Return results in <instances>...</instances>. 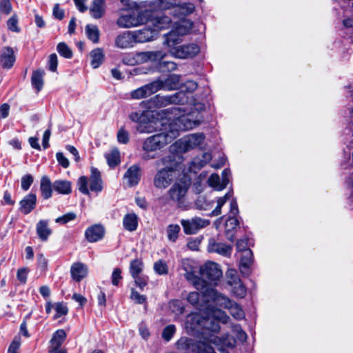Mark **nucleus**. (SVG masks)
Returning a JSON list of instances; mask_svg holds the SVG:
<instances>
[{"label": "nucleus", "instance_id": "58836bf2", "mask_svg": "<svg viewBox=\"0 0 353 353\" xmlns=\"http://www.w3.org/2000/svg\"><path fill=\"white\" fill-rule=\"evenodd\" d=\"M44 74L45 72L43 70L34 71L32 74V85L37 90V92H39L43 88Z\"/></svg>", "mask_w": 353, "mask_h": 353}, {"label": "nucleus", "instance_id": "f257e3e1", "mask_svg": "<svg viewBox=\"0 0 353 353\" xmlns=\"http://www.w3.org/2000/svg\"><path fill=\"white\" fill-rule=\"evenodd\" d=\"M161 128L159 130L161 132L146 138L143 143L142 158L145 160L158 158L159 151L171 143L177 135V132L166 123L161 121Z\"/></svg>", "mask_w": 353, "mask_h": 353}, {"label": "nucleus", "instance_id": "4c0bfd02", "mask_svg": "<svg viewBox=\"0 0 353 353\" xmlns=\"http://www.w3.org/2000/svg\"><path fill=\"white\" fill-rule=\"evenodd\" d=\"M90 64L93 68H97L103 62L104 54L101 48H95L90 52Z\"/></svg>", "mask_w": 353, "mask_h": 353}, {"label": "nucleus", "instance_id": "6e6d98bb", "mask_svg": "<svg viewBox=\"0 0 353 353\" xmlns=\"http://www.w3.org/2000/svg\"><path fill=\"white\" fill-rule=\"evenodd\" d=\"M57 52L59 54L66 59H70L72 57V52L69 46L64 42L58 43L57 46Z\"/></svg>", "mask_w": 353, "mask_h": 353}, {"label": "nucleus", "instance_id": "aec40b11", "mask_svg": "<svg viewBox=\"0 0 353 353\" xmlns=\"http://www.w3.org/2000/svg\"><path fill=\"white\" fill-rule=\"evenodd\" d=\"M15 55L10 47H4L0 52V65L4 69H10L15 62Z\"/></svg>", "mask_w": 353, "mask_h": 353}, {"label": "nucleus", "instance_id": "69168bd1", "mask_svg": "<svg viewBox=\"0 0 353 353\" xmlns=\"http://www.w3.org/2000/svg\"><path fill=\"white\" fill-rule=\"evenodd\" d=\"M134 280V283L137 287L141 290H143L145 286L148 285V276L146 275L141 274L137 275L135 277H132Z\"/></svg>", "mask_w": 353, "mask_h": 353}, {"label": "nucleus", "instance_id": "4be33fe9", "mask_svg": "<svg viewBox=\"0 0 353 353\" xmlns=\"http://www.w3.org/2000/svg\"><path fill=\"white\" fill-rule=\"evenodd\" d=\"M36 204V194L30 193L19 202V210L24 214H28L35 208Z\"/></svg>", "mask_w": 353, "mask_h": 353}, {"label": "nucleus", "instance_id": "0eeeda50", "mask_svg": "<svg viewBox=\"0 0 353 353\" xmlns=\"http://www.w3.org/2000/svg\"><path fill=\"white\" fill-rule=\"evenodd\" d=\"M186 101L187 97L183 92H177L166 96L157 94L147 101V108H161L171 104H183Z\"/></svg>", "mask_w": 353, "mask_h": 353}, {"label": "nucleus", "instance_id": "2eb2a0df", "mask_svg": "<svg viewBox=\"0 0 353 353\" xmlns=\"http://www.w3.org/2000/svg\"><path fill=\"white\" fill-rule=\"evenodd\" d=\"M188 186L184 183H175L170 189L168 194L170 198L177 202L179 207L183 201V199L188 192Z\"/></svg>", "mask_w": 353, "mask_h": 353}, {"label": "nucleus", "instance_id": "dca6fc26", "mask_svg": "<svg viewBox=\"0 0 353 353\" xmlns=\"http://www.w3.org/2000/svg\"><path fill=\"white\" fill-rule=\"evenodd\" d=\"M141 176V168L137 165L130 166L123 175L124 183L128 187H133L137 185Z\"/></svg>", "mask_w": 353, "mask_h": 353}, {"label": "nucleus", "instance_id": "3c124183", "mask_svg": "<svg viewBox=\"0 0 353 353\" xmlns=\"http://www.w3.org/2000/svg\"><path fill=\"white\" fill-rule=\"evenodd\" d=\"M181 230L180 226L177 224H170L167 228V236L170 241L175 242L178 239Z\"/></svg>", "mask_w": 353, "mask_h": 353}, {"label": "nucleus", "instance_id": "c03bdc74", "mask_svg": "<svg viewBox=\"0 0 353 353\" xmlns=\"http://www.w3.org/2000/svg\"><path fill=\"white\" fill-rule=\"evenodd\" d=\"M151 23L154 25V28L157 30V32H158L162 29L168 28L171 23V19L169 17L164 16L152 19Z\"/></svg>", "mask_w": 353, "mask_h": 353}, {"label": "nucleus", "instance_id": "20e7f679", "mask_svg": "<svg viewBox=\"0 0 353 353\" xmlns=\"http://www.w3.org/2000/svg\"><path fill=\"white\" fill-rule=\"evenodd\" d=\"M208 296L218 305L229 310L230 314L237 320L244 318L245 314L239 304L232 301L228 297L218 292L216 290L210 289L207 290Z\"/></svg>", "mask_w": 353, "mask_h": 353}, {"label": "nucleus", "instance_id": "c756f323", "mask_svg": "<svg viewBox=\"0 0 353 353\" xmlns=\"http://www.w3.org/2000/svg\"><path fill=\"white\" fill-rule=\"evenodd\" d=\"M139 218L135 213H128L123 219V226L129 232H134L137 229Z\"/></svg>", "mask_w": 353, "mask_h": 353}, {"label": "nucleus", "instance_id": "0e129e2a", "mask_svg": "<svg viewBox=\"0 0 353 353\" xmlns=\"http://www.w3.org/2000/svg\"><path fill=\"white\" fill-rule=\"evenodd\" d=\"M208 182L209 185L214 188L216 190H221L223 189L219 188L222 186V181H221L219 176L216 174H211L208 179Z\"/></svg>", "mask_w": 353, "mask_h": 353}, {"label": "nucleus", "instance_id": "de8ad7c7", "mask_svg": "<svg viewBox=\"0 0 353 353\" xmlns=\"http://www.w3.org/2000/svg\"><path fill=\"white\" fill-rule=\"evenodd\" d=\"M193 27V22L189 19L181 21L176 26V29L179 34L185 35L190 32Z\"/></svg>", "mask_w": 353, "mask_h": 353}, {"label": "nucleus", "instance_id": "5701e85b", "mask_svg": "<svg viewBox=\"0 0 353 353\" xmlns=\"http://www.w3.org/2000/svg\"><path fill=\"white\" fill-rule=\"evenodd\" d=\"M241 253L240 271L243 275L248 276L250 274V267L253 263V254L251 250H247Z\"/></svg>", "mask_w": 353, "mask_h": 353}, {"label": "nucleus", "instance_id": "774afa93", "mask_svg": "<svg viewBox=\"0 0 353 353\" xmlns=\"http://www.w3.org/2000/svg\"><path fill=\"white\" fill-rule=\"evenodd\" d=\"M78 185L79 191L83 194H88L89 190L88 188V178L85 176H81L78 180Z\"/></svg>", "mask_w": 353, "mask_h": 353}, {"label": "nucleus", "instance_id": "7ed1b4c3", "mask_svg": "<svg viewBox=\"0 0 353 353\" xmlns=\"http://www.w3.org/2000/svg\"><path fill=\"white\" fill-rule=\"evenodd\" d=\"M179 110L176 108H169L157 111H152L154 114L152 117L156 119V121H150L146 117L143 121L137 123L136 127L137 130L139 133H152L154 131H157L161 128V121L164 122V120L170 119L171 114L175 113Z\"/></svg>", "mask_w": 353, "mask_h": 353}, {"label": "nucleus", "instance_id": "f03ea898", "mask_svg": "<svg viewBox=\"0 0 353 353\" xmlns=\"http://www.w3.org/2000/svg\"><path fill=\"white\" fill-rule=\"evenodd\" d=\"M160 164L163 165L164 168L156 174L154 179V185L157 188H165L175 177L177 163L172 155H168L163 157L157 162L158 165Z\"/></svg>", "mask_w": 353, "mask_h": 353}, {"label": "nucleus", "instance_id": "473e14b6", "mask_svg": "<svg viewBox=\"0 0 353 353\" xmlns=\"http://www.w3.org/2000/svg\"><path fill=\"white\" fill-rule=\"evenodd\" d=\"M239 225V221L235 216H229L228 219L225 221V236L228 240L230 241H233L234 239V230Z\"/></svg>", "mask_w": 353, "mask_h": 353}, {"label": "nucleus", "instance_id": "6e6552de", "mask_svg": "<svg viewBox=\"0 0 353 353\" xmlns=\"http://www.w3.org/2000/svg\"><path fill=\"white\" fill-rule=\"evenodd\" d=\"M175 108L179 110L175 112L176 114L174 113L171 114L170 115V119L164 120V123H166L170 125V127H171L170 121L172 119V117L175 125L179 127V130H188L192 129L199 125L203 120V117L199 115L195 119H192V115L190 114L187 115H181V108ZM170 128L172 129V128Z\"/></svg>", "mask_w": 353, "mask_h": 353}, {"label": "nucleus", "instance_id": "e2e57ef3", "mask_svg": "<svg viewBox=\"0 0 353 353\" xmlns=\"http://www.w3.org/2000/svg\"><path fill=\"white\" fill-rule=\"evenodd\" d=\"M233 293L239 298H243L246 294L245 287L242 284L241 281H238L236 285H231Z\"/></svg>", "mask_w": 353, "mask_h": 353}, {"label": "nucleus", "instance_id": "9b49d317", "mask_svg": "<svg viewBox=\"0 0 353 353\" xmlns=\"http://www.w3.org/2000/svg\"><path fill=\"white\" fill-rule=\"evenodd\" d=\"M205 342L210 346H212V345L216 347L223 345L230 348L234 347L236 345L235 339L230 334H225L221 338L214 335L213 333L205 334Z\"/></svg>", "mask_w": 353, "mask_h": 353}, {"label": "nucleus", "instance_id": "412c9836", "mask_svg": "<svg viewBox=\"0 0 353 353\" xmlns=\"http://www.w3.org/2000/svg\"><path fill=\"white\" fill-rule=\"evenodd\" d=\"M104 232V228L101 225L94 224L86 229L85 236L89 242H97L103 237Z\"/></svg>", "mask_w": 353, "mask_h": 353}, {"label": "nucleus", "instance_id": "423d86ee", "mask_svg": "<svg viewBox=\"0 0 353 353\" xmlns=\"http://www.w3.org/2000/svg\"><path fill=\"white\" fill-rule=\"evenodd\" d=\"M150 15L148 11H128L118 18L117 24L122 28L139 26L148 23Z\"/></svg>", "mask_w": 353, "mask_h": 353}, {"label": "nucleus", "instance_id": "4468645a", "mask_svg": "<svg viewBox=\"0 0 353 353\" xmlns=\"http://www.w3.org/2000/svg\"><path fill=\"white\" fill-rule=\"evenodd\" d=\"M203 134H193L177 143L179 148L183 152H187L196 146L200 145L204 141Z\"/></svg>", "mask_w": 353, "mask_h": 353}, {"label": "nucleus", "instance_id": "a18cd8bd", "mask_svg": "<svg viewBox=\"0 0 353 353\" xmlns=\"http://www.w3.org/2000/svg\"><path fill=\"white\" fill-rule=\"evenodd\" d=\"M85 34L87 37L94 43H99L100 32L97 26L88 24L85 26Z\"/></svg>", "mask_w": 353, "mask_h": 353}, {"label": "nucleus", "instance_id": "bf43d9fd", "mask_svg": "<svg viewBox=\"0 0 353 353\" xmlns=\"http://www.w3.org/2000/svg\"><path fill=\"white\" fill-rule=\"evenodd\" d=\"M176 332L174 325H168L164 327L162 332V338L167 342L170 341Z\"/></svg>", "mask_w": 353, "mask_h": 353}, {"label": "nucleus", "instance_id": "39448f33", "mask_svg": "<svg viewBox=\"0 0 353 353\" xmlns=\"http://www.w3.org/2000/svg\"><path fill=\"white\" fill-rule=\"evenodd\" d=\"M176 347L180 350H188L193 353H216L214 347L205 342V334L200 341L181 337L176 343Z\"/></svg>", "mask_w": 353, "mask_h": 353}, {"label": "nucleus", "instance_id": "ea45409f", "mask_svg": "<svg viewBox=\"0 0 353 353\" xmlns=\"http://www.w3.org/2000/svg\"><path fill=\"white\" fill-rule=\"evenodd\" d=\"M212 159V155L209 152H203L201 156L195 157L192 161L194 168L201 169Z\"/></svg>", "mask_w": 353, "mask_h": 353}, {"label": "nucleus", "instance_id": "864d4df0", "mask_svg": "<svg viewBox=\"0 0 353 353\" xmlns=\"http://www.w3.org/2000/svg\"><path fill=\"white\" fill-rule=\"evenodd\" d=\"M230 194L227 193L225 196L219 197L217 200V205L210 214V216H219L221 214V208L225 205L227 201L230 199Z\"/></svg>", "mask_w": 353, "mask_h": 353}, {"label": "nucleus", "instance_id": "b1692460", "mask_svg": "<svg viewBox=\"0 0 353 353\" xmlns=\"http://www.w3.org/2000/svg\"><path fill=\"white\" fill-rule=\"evenodd\" d=\"M36 232L41 241H47L52 233L49 226V221L46 219L39 220L36 224Z\"/></svg>", "mask_w": 353, "mask_h": 353}, {"label": "nucleus", "instance_id": "052dcab7", "mask_svg": "<svg viewBox=\"0 0 353 353\" xmlns=\"http://www.w3.org/2000/svg\"><path fill=\"white\" fill-rule=\"evenodd\" d=\"M198 87L197 83L194 81H187L185 82V83L183 85L182 90L180 92H183L187 97V101L185 103H188V97L187 96V93H192Z\"/></svg>", "mask_w": 353, "mask_h": 353}, {"label": "nucleus", "instance_id": "37998d69", "mask_svg": "<svg viewBox=\"0 0 353 353\" xmlns=\"http://www.w3.org/2000/svg\"><path fill=\"white\" fill-rule=\"evenodd\" d=\"M144 63L152 61H157L162 60L165 56L166 53L162 50H155V51H146L143 52Z\"/></svg>", "mask_w": 353, "mask_h": 353}, {"label": "nucleus", "instance_id": "a19ab883", "mask_svg": "<svg viewBox=\"0 0 353 353\" xmlns=\"http://www.w3.org/2000/svg\"><path fill=\"white\" fill-rule=\"evenodd\" d=\"M144 268V264L141 259H135L131 261L129 270L132 277L142 274Z\"/></svg>", "mask_w": 353, "mask_h": 353}, {"label": "nucleus", "instance_id": "c9c22d12", "mask_svg": "<svg viewBox=\"0 0 353 353\" xmlns=\"http://www.w3.org/2000/svg\"><path fill=\"white\" fill-rule=\"evenodd\" d=\"M152 6L155 10H171V13L172 14L174 6H176V0H154L152 3Z\"/></svg>", "mask_w": 353, "mask_h": 353}, {"label": "nucleus", "instance_id": "09e8293b", "mask_svg": "<svg viewBox=\"0 0 353 353\" xmlns=\"http://www.w3.org/2000/svg\"><path fill=\"white\" fill-rule=\"evenodd\" d=\"M107 163L110 167L114 168L120 163V154L117 150H113L105 154Z\"/></svg>", "mask_w": 353, "mask_h": 353}, {"label": "nucleus", "instance_id": "cd10ccee", "mask_svg": "<svg viewBox=\"0 0 353 353\" xmlns=\"http://www.w3.org/2000/svg\"><path fill=\"white\" fill-rule=\"evenodd\" d=\"M90 181V189L91 191L99 192L103 190V181L101 179V173L97 168H91Z\"/></svg>", "mask_w": 353, "mask_h": 353}, {"label": "nucleus", "instance_id": "49530a36", "mask_svg": "<svg viewBox=\"0 0 353 353\" xmlns=\"http://www.w3.org/2000/svg\"><path fill=\"white\" fill-rule=\"evenodd\" d=\"M203 296V295L201 296L198 292H192L187 296V301L196 308L201 310L203 306L202 299Z\"/></svg>", "mask_w": 353, "mask_h": 353}, {"label": "nucleus", "instance_id": "c85d7f7f", "mask_svg": "<svg viewBox=\"0 0 353 353\" xmlns=\"http://www.w3.org/2000/svg\"><path fill=\"white\" fill-rule=\"evenodd\" d=\"M105 3L104 0H93L90 8L91 16L96 19H101L105 13Z\"/></svg>", "mask_w": 353, "mask_h": 353}, {"label": "nucleus", "instance_id": "393cba45", "mask_svg": "<svg viewBox=\"0 0 353 353\" xmlns=\"http://www.w3.org/2000/svg\"><path fill=\"white\" fill-rule=\"evenodd\" d=\"M70 274L73 280L80 282L87 276L88 267L83 263H74L71 266Z\"/></svg>", "mask_w": 353, "mask_h": 353}, {"label": "nucleus", "instance_id": "79ce46f5", "mask_svg": "<svg viewBox=\"0 0 353 353\" xmlns=\"http://www.w3.org/2000/svg\"><path fill=\"white\" fill-rule=\"evenodd\" d=\"M181 34H179L176 30L174 32H170L165 34V43L172 49V48H176V45L182 42Z\"/></svg>", "mask_w": 353, "mask_h": 353}, {"label": "nucleus", "instance_id": "a878e982", "mask_svg": "<svg viewBox=\"0 0 353 353\" xmlns=\"http://www.w3.org/2000/svg\"><path fill=\"white\" fill-rule=\"evenodd\" d=\"M134 32L137 43H145L153 40L158 34L157 30L149 27Z\"/></svg>", "mask_w": 353, "mask_h": 353}, {"label": "nucleus", "instance_id": "5fc2aeb1", "mask_svg": "<svg viewBox=\"0 0 353 353\" xmlns=\"http://www.w3.org/2000/svg\"><path fill=\"white\" fill-rule=\"evenodd\" d=\"M154 270L159 275H165L168 273V266L164 260L160 259L154 263Z\"/></svg>", "mask_w": 353, "mask_h": 353}, {"label": "nucleus", "instance_id": "72a5a7b5", "mask_svg": "<svg viewBox=\"0 0 353 353\" xmlns=\"http://www.w3.org/2000/svg\"><path fill=\"white\" fill-rule=\"evenodd\" d=\"M52 185L48 176H43L41 179L40 190L44 199H48L52 196Z\"/></svg>", "mask_w": 353, "mask_h": 353}, {"label": "nucleus", "instance_id": "7c9ffc66", "mask_svg": "<svg viewBox=\"0 0 353 353\" xmlns=\"http://www.w3.org/2000/svg\"><path fill=\"white\" fill-rule=\"evenodd\" d=\"M143 52L125 54L122 58V62L125 65H134L144 63Z\"/></svg>", "mask_w": 353, "mask_h": 353}, {"label": "nucleus", "instance_id": "f8f14e48", "mask_svg": "<svg viewBox=\"0 0 353 353\" xmlns=\"http://www.w3.org/2000/svg\"><path fill=\"white\" fill-rule=\"evenodd\" d=\"M201 276L210 281H214L222 276V271L217 263L208 262L200 268Z\"/></svg>", "mask_w": 353, "mask_h": 353}, {"label": "nucleus", "instance_id": "4d7b16f0", "mask_svg": "<svg viewBox=\"0 0 353 353\" xmlns=\"http://www.w3.org/2000/svg\"><path fill=\"white\" fill-rule=\"evenodd\" d=\"M203 326L207 330L213 333H217L220 330V325L217 321L205 319L203 321Z\"/></svg>", "mask_w": 353, "mask_h": 353}, {"label": "nucleus", "instance_id": "ddd939ff", "mask_svg": "<svg viewBox=\"0 0 353 353\" xmlns=\"http://www.w3.org/2000/svg\"><path fill=\"white\" fill-rule=\"evenodd\" d=\"M159 83L157 80L143 85L131 92V97L134 99H140L148 97L159 90Z\"/></svg>", "mask_w": 353, "mask_h": 353}, {"label": "nucleus", "instance_id": "e433bc0d", "mask_svg": "<svg viewBox=\"0 0 353 353\" xmlns=\"http://www.w3.org/2000/svg\"><path fill=\"white\" fill-rule=\"evenodd\" d=\"M53 189L62 194H68L72 192L71 183L66 180H57L53 184Z\"/></svg>", "mask_w": 353, "mask_h": 353}, {"label": "nucleus", "instance_id": "9d476101", "mask_svg": "<svg viewBox=\"0 0 353 353\" xmlns=\"http://www.w3.org/2000/svg\"><path fill=\"white\" fill-rule=\"evenodd\" d=\"M181 223L186 234H192L196 233L200 229L208 226L210 224V221L194 217L191 219H182Z\"/></svg>", "mask_w": 353, "mask_h": 353}, {"label": "nucleus", "instance_id": "f704fd0d", "mask_svg": "<svg viewBox=\"0 0 353 353\" xmlns=\"http://www.w3.org/2000/svg\"><path fill=\"white\" fill-rule=\"evenodd\" d=\"M196 270L194 269L192 270V271H189L188 272L184 273V276L185 279L192 283V285L197 290H203L205 287V281L199 277L196 274Z\"/></svg>", "mask_w": 353, "mask_h": 353}, {"label": "nucleus", "instance_id": "680f3d73", "mask_svg": "<svg viewBox=\"0 0 353 353\" xmlns=\"http://www.w3.org/2000/svg\"><path fill=\"white\" fill-rule=\"evenodd\" d=\"M19 20L17 14H14L7 21L9 30L14 32H19L21 29L18 26Z\"/></svg>", "mask_w": 353, "mask_h": 353}, {"label": "nucleus", "instance_id": "2f4dec72", "mask_svg": "<svg viewBox=\"0 0 353 353\" xmlns=\"http://www.w3.org/2000/svg\"><path fill=\"white\" fill-rule=\"evenodd\" d=\"M66 338V333L63 330H58L56 331L50 340V350H56L57 351H64L60 349L61 345Z\"/></svg>", "mask_w": 353, "mask_h": 353}, {"label": "nucleus", "instance_id": "603ef678", "mask_svg": "<svg viewBox=\"0 0 353 353\" xmlns=\"http://www.w3.org/2000/svg\"><path fill=\"white\" fill-rule=\"evenodd\" d=\"M169 307L172 313L176 315H180L184 312L185 306L182 301L174 299L172 300L169 303Z\"/></svg>", "mask_w": 353, "mask_h": 353}, {"label": "nucleus", "instance_id": "a211bd4d", "mask_svg": "<svg viewBox=\"0 0 353 353\" xmlns=\"http://www.w3.org/2000/svg\"><path fill=\"white\" fill-rule=\"evenodd\" d=\"M232 250V246L226 245L223 243L216 242L214 238L208 241V251L209 252H216L223 256H230Z\"/></svg>", "mask_w": 353, "mask_h": 353}, {"label": "nucleus", "instance_id": "8fccbe9b", "mask_svg": "<svg viewBox=\"0 0 353 353\" xmlns=\"http://www.w3.org/2000/svg\"><path fill=\"white\" fill-rule=\"evenodd\" d=\"M214 202L209 201L203 196H199L195 201L196 208L201 210H208L213 207Z\"/></svg>", "mask_w": 353, "mask_h": 353}, {"label": "nucleus", "instance_id": "bb28decb", "mask_svg": "<svg viewBox=\"0 0 353 353\" xmlns=\"http://www.w3.org/2000/svg\"><path fill=\"white\" fill-rule=\"evenodd\" d=\"M194 10L195 6L192 3H177L176 2L172 14L176 17L181 18L193 13Z\"/></svg>", "mask_w": 353, "mask_h": 353}, {"label": "nucleus", "instance_id": "6ab92c4d", "mask_svg": "<svg viewBox=\"0 0 353 353\" xmlns=\"http://www.w3.org/2000/svg\"><path fill=\"white\" fill-rule=\"evenodd\" d=\"M157 82L159 85V90H174L178 88L181 82V75L176 74H171L164 80L157 79Z\"/></svg>", "mask_w": 353, "mask_h": 353}, {"label": "nucleus", "instance_id": "1a4fd4ad", "mask_svg": "<svg viewBox=\"0 0 353 353\" xmlns=\"http://www.w3.org/2000/svg\"><path fill=\"white\" fill-rule=\"evenodd\" d=\"M200 51V48L195 43H189L170 49V54L179 59H188L195 57Z\"/></svg>", "mask_w": 353, "mask_h": 353}, {"label": "nucleus", "instance_id": "13d9d810", "mask_svg": "<svg viewBox=\"0 0 353 353\" xmlns=\"http://www.w3.org/2000/svg\"><path fill=\"white\" fill-rule=\"evenodd\" d=\"M252 244V240L249 239L248 237H245L238 240L236 245L238 252H245V250H250V247Z\"/></svg>", "mask_w": 353, "mask_h": 353}, {"label": "nucleus", "instance_id": "f3484780", "mask_svg": "<svg viewBox=\"0 0 353 353\" xmlns=\"http://www.w3.org/2000/svg\"><path fill=\"white\" fill-rule=\"evenodd\" d=\"M115 46L125 49L134 46L137 43L134 32L125 31L116 37L114 41Z\"/></svg>", "mask_w": 353, "mask_h": 353}, {"label": "nucleus", "instance_id": "338daca9", "mask_svg": "<svg viewBox=\"0 0 353 353\" xmlns=\"http://www.w3.org/2000/svg\"><path fill=\"white\" fill-rule=\"evenodd\" d=\"M130 299L137 304H143L146 301V296L140 294L134 289L131 290Z\"/></svg>", "mask_w": 353, "mask_h": 353}]
</instances>
